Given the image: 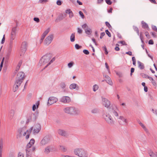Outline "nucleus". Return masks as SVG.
Wrapping results in <instances>:
<instances>
[{
  "label": "nucleus",
  "mask_w": 157,
  "mask_h": 157,
  "mask_svg": "<svg viewBox=\"0 0 157 157\" xmlns=\"http://www.w3.org/2000/svg\"><path fill=\"white\" fill-rule=\"evenodd\" d=\"M151 28L153 30L157 32V28L155 26L152 25L151 26Z\"/></svg>",
  "instance_id": "nucleus-49"
},
{
  "label": "nucleus",
  "mask_w": 157,
  "mask_h": 157,
  "mask_svg": "<svg viewBox=\"0 0 157 157\" xmlns=\"http://www.w3.org/2000/svg\"><path fill=\"white\" fill-rule=\"evenodd\" d=\"M51 57L52 56L50 53L44 55L40 59L39 62V65L40 66H42L45 64L49 61Z\"/></svg>",
  "instance_id": "nucleus-4"
},
{
  "label": "nucleus",
  "mask_w": 157,
  "mask_h": 157,
  "mask_svg": "<svg viewBox=\"0 0 157 157\" xmlns=\"http://www.w3.org/2000/svg\"><path fill=\"white\" fill-rule=\"evenodd\" d=\"M61 101L64 103H68L71 101V99L68 96H63L61 98Z\"/></svg>",
  "instance_id": "nucleus-15"
},
{
  "label": "nucleus",
  "mask_w": 157,
  "mask_h": 157,
  "mask_svg": "<svg viewBox=\"0 0 157 157\" xmlns=\"http://www.w3.org/2000/svg\"><path fill=\"white\" fill-rule=\"evenodd\" d=\"M54 147L53 145H50L44 148V153L46 154H48L50 152L54 151Z\"/></svg>",
  "instance_id": "nucleus-6"
},
{
  "label": "nucleus",
  "mask_w": 157,
  "mask_h": 157,
  "mask_svg": "<svg viewBox=\"0 0 157 157\" xmlns=\"http://www.w3.org/2000/svg\"><path fill=\"white\" fill-rule=\"evenodd\" d=\"M13 48V46H10L9 47V48L8 50V52L7 53V56L8 57H9V56H10V53L11 52V51L12 50V48Z\"/></svg>",
  "instance_id": "nucleus-30"
},
{
  "label": "nucleus",
  "mask_w": 157,
  "mask_h": 157,
  "mask_svg": "<svg viewBox=\"0 0 157 157\" xmlns=\"http://www.w3.org/2000/svg\"><path fill=\"white\" fill-rule=\"evenodd\" d=\"M119 119L124 121L125 123H127V120L126 119H125L123 117L120 116L119 117Z\"/></svg>",
  "instance_id": "nucleus-32"
},
{
  "label": "nucleus",
  "mask_w": 157,
  "mask_h": 157,
  "mask_svg": "<svg viewBox=\"0 0 157 157\" xmlns=\"http://www.w3.org/2000/svg\"><path fill=\"white\" fill-rule=\"evenodd\" d=\"M74 152L75 155L79 157H87L88 156L87 152L83 148L75 149Z\"/></svg>",
  "instance_id": "nucleus-3"
},
{
  "label": "nucleus",
  "mask_w": 157,
  "mask_h": 157,
  "mask_svg": "<svg viewBox=\"0 0 157 157\" xmlns=\"http://www.w3.org/2000/svg\"><path fill=\"white\" fill-rule=\"evenodd\" d=\"M35 143V140L33 139H31L29 143L31 144L32 145L34 144Z\"/></svg>",
  "instance_id": "nucleus-48"
},
{
  "label": "nucleus",
  "mask_w": 157,
  "mask_h": 157,
  "mask_svg": "<svg viewBox=\"0 0 157 157\" xmlns=\"http://www.w3.org/2000/svg\"><path fill=\"white\" fill-rule=\"evenodd\" d=\"M22 63V61L20 60L19 62L18 63L17 65V67H18V69H19V68H20V67H21Z\"/></svg>",
  "instance_id": "nucleus-56"
},
{
  "label": "nucleus",
  "mask_w": 157,
  "mask_h": 157,
  "mask_svg": "<svg viewBox=\"0 0 157 157\" xmlns=\"http://www.w3.org/2000/svg\"><path fill=\"white\" fill-rule=\"evenodd\" d=\"M140 75L143 78H148V75L143 73H141L140 74Z\"/></svg>",
  "instance_id": "nucleus-35"
},
{
  "label": "nucleus",
  "mask_w": 157,
  "mask_h": 157,
  "mask_svg": "<svg viewBox=\"0 0 157 157\" xmlns=\"http://www.w3.org/2000/svg\"><path fill=\"white\" fill-rule=\"evenodd\" d=\"M148 44H154V42L152 40H150L148 41Z\"/></svg>",
  "instance_id": "nucleus-62"
},
{
  "label": "nucleus",
  "mask_w": 157,
  "mask_h": 157,
  "mask_svg": "<svg viewBox=\"0 0 157 157\" xmlns=\"http://www.w3.org/2000/svg\"><path fill=\"white\" fill-rule=\"evenodd\" d=\"M102 48H103V50L105 52V54L107 55L108 53V52L107 51V48H106V46H103L102 47Z\"/></svg>",
  "instance_id": "nucleus-37"
},
{
  "label": "nucleus",
  "mask_w": 157,
  "mask_h": 157,
  "mask_svg": "<svg viewBox=\"0 0 157 157\" xmlns=\"http://www.w3.org/2000/svg\"><path fill=\"white\" fill-rule=\"evenodd\" d=\"M138 67L141 70L144 68V67L143 63H142L140 61H138Z\"/></svg>",
  "instance_id": "nucleus-24"
},
{
  "label": "nucleus",
  "mask_w": 157,
  "mask_h": 157,
  "mask_svg": "<svg viewBox=\"0 0 157 157\" xmlns=\"http://www.w3.org/2000/svg\"><path fill=\"white\" fill-rule=\"evenodd\" d=\"M36 119V115L35 114H32L30 117L27 119V121H26V123H28L31 120H32L33 121H35Z\"/></svg>",
  "instance_id": "nucleus-19"
},
{
  "label": "nucleus",
  "mask_w": 157,
  "mask_h": 157,
  "mask_svg": "<svg viewBox=\"0 0 157 157\" xmlns=\"http://www.w3.org/2000/svg\"><path fill=\"white\" fill-rule=\"evenodd\" d=\"M53 38V35H50L47 36L44 40V44L45 45H48L52 42Z\"/></svg>",
  "instance_id": "nucleus-9"
},
{
  "label": "nucleus",
  "mask_w": 157,
  "mask_h": 157,
  "mask_svg": "<svg viewBox=\"0 0 157 157\" xmlns=\"http://www.w3.org/2000/svg\"><path fill=\"white\" fill-rule=\"evenodd\" d=\"M26 157H31V154L30 152V151H28V149H26Z\"/></svg>",
  "instance_id": "nucleus-29"
},
{
  "label": "nucleus",
  "mask_w": 157,
  "mask_h": 157,
  "mask_svg": "<svg viewBox=\"0 0 157 157\" xmlns=\"http://www.w3.org/2000/svg\"><path fill=\"white\" fill-rule=\"evenodd\" d=\"M148 153L151 157H157V153L153 152L151 150L148 151Z\"/></svg>",
  "instance_id": "nucleus-20"
},
{
  "label": "nucleus",
  "mask_w": 157,
  "mask_h": 157,
  "mask_svg": "<svg viewBox=\"0 0 157 157\" xmlns=\"http://www.w3.org/2000/svg\"><path fill=\"white\" fill-rule=\"evenodd\" d=\"M33 20L37 23H38L40 22V19L38 17H34L33 18Z\"/></svg>",
  "instance_id": "nucleus-52"
},
{
  "label": "nucleus",
  "mask_w": 157,
  "mask_h": 157,
  "mask_svg": "<svg viewBox=\"0 0 157 157\" xmlns=\"http://www.w3.org/2000/svg\"><path fill=\"white\" fill-rule=\"evenodd\" d=\"M140 39L141 40L142 42L143 43L144 41L143 40V37L142 36V32H141L140 33Z\"/></svg>",
  "instance_id": "nucleus-57"
},
{
  "label": "nucleus",
  "mask_w": 157,
  "mask_h": 157,
  "mask_svg": "<svg viewBox=\"0 0 157 157\" xmlns=\"http://www.w3.org/2000/svg\"><path fill=\"white\" fill-rule=\"evenodd\" d=\"M50 30V29L48 28L43 33L41 37L40 40V43H41L43 41L44 37L46 35L49 33Z\"/></svg>",
  "instance_id": "nucleus-17"
},
{
  "label": "nucleus",
  "mask_w": 157,
  "mask_h": 157,
  "mask_svg": "<svg viewBox=\"0 0 157 157\" xmlns=\"http://www.w3.org/2000/svg\"><path fill=\"white\" fill-rule=\"evenodd\" d=\"M105 35V32L101 33L100 35V38L102 39L103 36H104Z\"/></svg>",
  "instance_id": "nucleus-59"
},
{
  "label": "nucleus",
  "mask_w": 157,
  "mask_h": 157,
  "mask_svg": "<svg viewBox=\"0 0 157 157\" xmlns=\"http://www.w3.org/2000/svg\"><path fill=\"white\" fill-rule=\"evenodd\" d=\"M106 33L108 36L109 37H111V34L110 32L109 31L108 29H106L105 31Z\"/></svg>",
  "instance_id": "nucleus-43"
},
{
  "label": "nucleus",
  "mask_w": 157,
  "mask_h": 157,
  "mask_svg": "<svg viewBox=\"0 0 157 157\" xmlns=\"http://www.w3.org/2000/svg\"><path fill=\"white\" fill-rule=\"evenodd\" d=\"M69 88L71 90H73L75 89L76 90H78L79 89V87L77 84L72 83L70 85Z\"/></svg>",
  "instance_id": "nucleus-18"
},
{
  "label": "nucleus",
  "mask_w": 157,
  "mask_h": 157,
  "mask_svg": "<svg viewBox=\"0 0 157 157\" xmlns=\"http://www.w3.org/2000/svg\"><path fill=\"white\" fill-rule=\"evenodd\" d=\"M58 100L57 98L54 97H50L48 100V104L50 105L56 102Z\"/></svg>",
  "instance_id": "nucleus-11"
},
{
  "label": "nucleus",
  "mask_w": 157,
  "mask_h": 157,
  "mask_svg": "<svg viewBox=\"0 0 157 157\" xmlns=\"http://www.w3.org/2000/svg\"><path fill=\"white\" fill-rule=\"evenodd\" d=\"M75 47L77 49H80L82 47L79 45L78 44H76L75 45Z\"/></svg>",
  "instance_id": "nucleus-44"
},
{
  "label": "nucleus",
  "mask_w": 157,
  "mask_h": 157,
  "mask_svg": "<svg viewBox=\"0 0 157 157\" xmlns=\"http://www.w3.org/2000/svg\"><path fill=\"white\" fill-rule=\"evenodd\" d=\"M79 15H80V16H81V17H82V18L83 19V18H84V17H85L82 11H79Z\"/></svg>",
  "instance_id": "nucleus-47"
},
{
  "label": "nucleus",
  "mask_w": 157,
  "mask_h": 157,
  "mask_svg": "<svg viewBox=\"0 0 157 157\" xmlns=\"http://www.w3.org/2000/svg\"><path fill=\"white\" fill-rule=\"evenodd\" d=\"M85 31L86 33L89 35H90L92 33L91 29L89 27L86 28V29H85Z\"/></svg>",
  "instance_id": "nucleus-23"
},
{
  "label": "nucleus",
  "mask_w": 157,
  "mask_h": 157,
  "mask_svg": "<svg viewBox=\"0 0 157 157\" xmlns=\"http://www.w3.org/2000/svg\"><path fill=\"white\" fill-rule=\"evenodd\" d=\"M5 40V35H4L3 36L2 40V41L1 42L2 44H3L4 43Z\"/></svg>",
  "instance_id": "nucleus-54"
},
{
  "label": "nucleus",
  "mask_w": 157,
  "mask_h": 157,
  "mask_svg": "<svg viewBox=\"0 0 157 157\" xmlns=\"http://www.w3.org/2000/svg\"><path fill=\"white\" fill-rule=\"evenodd\" d=\"M41 128V125L39 124H37L34 126L33 129V133H37L40 131Z\"/></svg>",
  "instance_id": "nucleus-13"
},
{
  "label": "nucleus",
  "mask_w": 157,
  "mask_h": 157,
  "mask_svg": "<svg viewBox=\"0 0 157 157\" xmlns=\"http://www.w3.org/2000/svg\"><path fill=\"white\" fill-rule=\"evenodd\" d=\"M102 101L103 104L105 107L108 108L110 104V102L107 99L102 98Z\"/></svg>",
  "instance_id": "nucleus-14"
},
{
  "label": "nucleus",
  "mask_w": 157,
  "mask_h": 157,
  "mask_svg": "<svg viewBox=\"0 0 157 157\" xmlns=\"http://www.w3.org/2000/svg\"><path fill=\"white\" fill-rule=\"evenodd\" d=\"M14 110L13 109H11L9 112V115L10 116V118L12 119L14 115Z\"/></svg>",
  "instance_id": "nucleus-22"
},
{
  "label": "nucleus",
  "mask_w": 157,
  "mask_h": 157,
  "mask_svg": "<svg viewBox=\"0 0 157 157\" xmlns=\"http://www.w3.org/2000/svg\"><path fill=\"white\" fill-rule=\"evenodd\" d=\"M71 10L70 9H68V10H66L65 12L66 13L69 14V13L71 12Z\"/></svg>",
  "instance_id": "nucleus-64"
},
{
  "label": "nucleus",
  "mask_w": 157,
  "mask_h": 157,
  "mask_svg": "<svg viewBox=\"0 0 157 157\" xmlns=\"http://www.w3.org/2000/svg\"><path fill=\"white\" fill-rule=\"evenodd\" d=\"M133 29H134V31L136 32L138 35H139V30L138 28L136 26H133Z\"/></svg>",
  "instance_id": "nucleus-33"
},
{
  "label": "nucleus",
  "mask_w": 157,
  "mask_h": 157,
  "mask_svg": "<svg viewBox=\"0 0 157 157\" xmlns=\"http://www.w3.org/2000/svg\"><path fill=\"white\" fill-rule=\"evenodd\" d=\"M74 63L72 61L68 63L67 66L69 68L71 67L73 65Z\"/></svg>",
  "instance_id": "nucleus-39"
},
{
  "label": "nucleus",
  "mask_w": 157,
  "mask_h": 157,
  "mask_svg": "<svg viewBox=\"0 0 157 157\" xmlns=\"http://www.w3.org/2000/svg\"><path fill=\"white\" fill-rule=\"evenodd\" d=\"M50 140L49 136H47L44 137L41 140L40 144L41 146L45 145L48 143Z\"/></svg>",
  "instance_id": "nucleus-8"
},
{
  "label": "nucleus",
  "mask_w": 157,
  "mask_h": 157,
  "mask_svg": "<svg viewBox=\"0 0 157 157\" xmlns=\"http://www.w3.org/2000/svg\"><path fill=\"white\" fill-rule=\"evenodd\" d=\"M55 60V57H53L50 61L44 67L43 69L42 70H43L45 69L47 67L50 65L53 62H54Z\"/></svg>",
  "instance_id": "nucleus-26"
},
{
  "label": "nucleus",
  "mask_w": 157,
  "mask_h": 157,
  "mask_svg": "<svg viewBox=\"0 0 157 157\" xmlns=\"http://www.w3.org/2000/svg\"><path fill=\"white\" fill-rule=\"evenodd\" d=\"M16 31L17 29H16V27H13L12 28L10 39L13 40L15 39L16 34Z\"/></svg>",
  "instance_id": "nucleus-12"
},
{
  "label": "nucleus",
  "mask_w": 157,
  "mask_h": 157,
  "mask_svg": "<svg viewBox=\"0 0 157 157\" xmlns=\"http://www.w3.org/2000/svg\"><path fill=\"white\" fill-rule=\"evenodd\" d=\"M9 157H14V154L13 152H10Z\"/></svg>",
  "instance_id": "nucleus-60"
},
{
  "label": "nucleus",
  "mask_w": 157,
  "mask_h": 157,
  "mask_svg": "<svg viewBox=\"0 0 157 157\" xmlns=\"http://www.w3.org/2000/svg\"><path fill=\"white\" fill-rule=\"evenodd\" d=\"M105 24L108 27V28L110 29V28H112V26L107 21H106L105 22Z\"/></svg>",
  "instance_id": "nucleus-41"
},
{
  "label": "nucleus",
  "mask_w": 157,
  "mask_h": 157,
  "mask_svg": "<svg viewBox=\"0 0 157 157\" xmlns=\"http://www.w3.org/2000/svg\"><path fill=\"white\" fill-rule=\"evenodd\" d=\"M106 82L109 84L110 85H112L113 84V82H112V80H111L110 78L109 79H106L105 80Z\"/></svg>",
  "instance_id": "nucleus-34"
},
{
  "label": "nucleus",
  "mask_w": 157,
  "mask_h": 157,
  "mask_svg": "<svg viewBox=\"0 0 157 157\" xmlns=\"http://www.w3.org/2000/svg\"><path fill=\"white\" fill-rule=\"evenodd\" d=\"M141 24L143 28L145 29H147L149 30L148 25L146 22H144V21H141Z\"/></svg>",
  "instance_id": "nucleus-21"
},
{
  "label": "nucleus",
  "mask_w": 157,
  "mask_h": 157,
  "mask_svg": "<svg viewBox=\"0 0 157 157\" xmlns=\"http://www.w3.org/2000/svg\"><path fill=\"white\" fill-rule=\"evenodd\" d=\"M99 110L97 108H94L92 109L91 111V112L93 113H98Z\"/></svg>",
  "instance_id": "nucleus-28"
},
{
  "label": "nucleus",
  "mask_w": 157,
  "mask_h": 157,
  "mask_svg": "<svg viewBox=\"0 0 157 157\" xmlns=\"http://www.w3.org/2000/svg\"><path fill=\"white\" fill-rule=\"evenodd\" d=\"M83 52L84 54L86 55H89V51L86 49L83 50Z\"/></svg>",
  "instance_id": "nucleus-45"
},
{
  "label": "nucleus",
  "mask_w": 157,
  "mask_h": 157,
  "mask_svg": "<svg viewBox=\"0 0 157 157\" xmlns=\"http://www.w3.org/2000/svg\"><path fill=\"white\" fill-rule=\"evenodd\" d=\"M25 73L22 72H19L17 73V79L13 88V91L14 92H16L18 90L19 86L23 82L25 78Z\"/></svg>",
  "instance_id": "nucleus-1"
},
{
  "label": "nucleus",
  "mask_w": 157,
  "mask_h": 157,
  "mask_svg": "<svg viewBox=\"0 0 157 157\" xmlns=\"http://www.w3.org/2000/svg\"><path fill=\"white\" fill-rule=\"evenodd\" d=\"M58 133L60 135L66 137L68 135L67 133L65 130L61 129H59L58 131Z\"/></svg>",
  "instance_id": "nucleus-16"
},
{
  "label": "nucleus",
  "mask_w": 157,
  "mask_h": 157,
  "mask_svg": "<svg viewBox=\"0 0 157 157\" xmlns=\"http://www.w3.org/2000/svg\"><path fill=\"white\" fill-rule=\"evenodd\" d=\"M18 157H24L23 154L21 152H19L18 154Z\"/></svg>",
  "instance_id": "nucleus-58"
},
{
  "label": "nucleus",
  "mask_w": 157,
  "mask_h": 157,
  "mask_svg": "<svg viewBox=\"0 0 157 157\" xmlns=\"http://www.w3.org/2000/svg\"><path fill=\"white\" fill-rule=\"evenodd\" d=\"M32 146L31 144L29 143L26 146V149H28V151H30L29 148L31 147V146Z\"/></svg>",
  "instance_id": "nucleus-46"
},
{
  "label": "nucleus",
  "mask_w": 157,
  "mask_h": 157,
  "mask_svg": "<svg viewBox=\"0 0 157 157\" xmlns=\"http://www.w3.org/2000/svg\"><path fill=\"white\" fill-rule=\"evenodd\" d=\"M60 150L63 152H65L67 151V149L63 146H60Z\"/></svg>",
  "instance_id": "nucleus-31"
},
{
  "label": "nucleus",
  "mask_w": 157,
  "mask_h": 157,
  "mask_svg": "<svg viewBox=\"0 0 157 157\" xmlns=\"http://www.w3.org/2000/svg\"><path fill=\"white\" fill-rule=\"evenodd\" d=\"M151 33L152 35L154 37L156 38V35L155 34V33L154 32H151Z\"/></svg>",
  "instance_id": "nucleus-63"
},
{
  "label": "nucleus",
  "mask_w": 157,
  "mask_h": 157,
  "mask_svg": "<svg viewBox=\"0 0 157 157\" xmlns=\"http://www.w3.org/2000/svg\"><path fill=\"white\" fill-rule=\"evenodd\" d=\"M119 43L123 45H126L127 44L124 41H121L118 42Z\"/></svg>",
  "instance_id": "nucleus-53"
},
{
  "label": "nucleus",
  "mask_w": 157,
  "mask_h": 157,
  "mask_svg": "<svg viewBox=\"0 0 157 157\" xmlns=\"http://www.w3.org/2000/svg\"><path fill=\"white\" fill-rule=\"evenodd\" d=\"M3 147V140L1 139L0 142V149H2Z\"/></svg>",
  "instance_id": "nucleus-40"
},
{
  "label": "nucleus",
  "mask_w": 157,
  "mask_h": 157,
  "mask_svg": "<svg viewBox=\"0 0 157 157\" xmlns=\"http://www.w3.org/2000/svg\"><path fill=\"white\" fill-rule=\"evenodd\" d=\"M63 111L65 113L72 115H78L80 113V111L78 109L73 106L65 108L63 109Z\"/></svg>",
  "instance_id": "nucleus-2"
},
{
  "label": "nucleus",
  "mask_w": 157,
  "mask_h": 157,
  "mask_svg": "<svg viewBox=\"0 0 157 157\" xmlns=\"http://www.w3.org/2000/svg\"><path fill=\"white\" fill-rule=\"evenodd\" d=\"M63 16H62L61 14L55 20V22H58L62 20L63 19Z\"/></svg>",
  "instance_id": "nucleus-25"
},
{
  "label": "nucleus",
  "mask_w": 157,
  "mask_h": 157,
  "mask_svg": "<svg viewBox=\"0 0 157 157\" xmlns=\"http://www.w3.org/2000/svg\"><path fill=\"white\" fill-rule=\"evenodd\" d=\"M105 1L106 3L109 5H110L112 3V2L110 0H105Z\"/></svg>",
  "instance_id": "nucleus-50"
},
{
  "label": "nucleus",
  "mask_w": 157,
  "mask_h": 157,
  "mask_svg": "<svg viewBox=\"0 0 157 157\" xmlns=\"http://www.w3.org/2000/svg\"><path fill=\"white\" fill-rule=\"evenodd\" d=\"M56 4L60 6L62 4V2L60 0H58L56 2Z\"/></svg>",
  "instance_id": "nucleus-55"
},
{
  "label": "nucleus",
  "mask_w": 157,
  "mask_h": 157,
  "mask_svg": "<svg viewBox=\"0 0 157 157\" xmlns=\"http://www.w3.org/2000/svg\"><path fill=\"white\" fill-rule=\"evenodd\" d=\"M60 86L62 88H64L66 87V84L64 82H62L60 84Z\"/></svg>",
  "instance_id": "nucleus-38"
},
{
  "label": "nucleus",
  "mask_w": 157,
  "mask_h": 157,
  "mask_svg": "<svg viewBox=\"0 0 157 157\" xmlns=\"http://www.w3.org/2000/svg\"><path fill=\"white\" fill-rule=\"evenodd\" d=\"M98 86L97 85H95L93 86V90L94 91H95L98 89Z\"/></svg>",
  "instance_id": "nucleus-36"
},
{
  "label": "nucleus",
  "mask_w": 157,
  "mask_h": 157,
  "mask_svg": "<svg viewBox=\"0 0 157 157\" xmlns=\"http://www.w3.org/2000/svg\"><path fill=\"white\" fill-rule=\"evenodd\" d=\"M138 123L140 124V125L142 127H144V125L140 122V121L138 120L137 121Z\"/></svg>",
  "instance_id": "nucleus-61"
},
{
  "label": "nucleus",
  "mask_w": 157,
  "mask_h": 157,
  "mask_svg": "<svg viewBox=\"0 0 157 157\" xmlns=\"http://www.w3.org/2000/svg\"><path fill=\"white\" fill-rule=\"evenodd\" d=\"M27 44L26 41H24L22 43L21 48V52L20 54L21 56H22L25 53L27 49Z\"/></svg>",
  "instance_id": "nucleus-7"
},
{
  "label": "nucleus",
  "mask_w": 157,
  "mask_h": 157,
  "mask_svg": "<svg viewBox=\"0 0 157 157\" xmlns=\"http://www.w3.org/2000/svg\"><path fill=\"white\" fill-rule=\"evenodd\" d=\"M26 128L23 127L18 129L17 131L18 133L17 135V138L18 139L21 138L22 136V132L25 130Z\"/></svg>",
  "instance_id": "nucleus-10"
},
{
  "label": "nucleus",
  "mask_w": 157,
  "mask_h": 157,
  "mask_svg": "<svg viewBox=\"0 0 157 157\" xmlns=\"http://www.w3.org/2000/svg\"><path fill=\"white\" fill-rule=\"evenodd\" d=\"M103 117L106 122L110 125L114 124V121L112 117L109 114H104Z\"/></svg>",
  "instance_id": "nucleus-5"
},
{
  "label": "nucleus",
  "mask_w": 157,
  "mask_h": 157,
  "mask_svg": "<svg viewBox=\"0 0 157 157\" xmlns=\"http://www.w3.org/2000/svg\"><path fill=\"white\" fill-rule=\"evenodd\" d=\"M82 28L85 30V29H86L88 27L87 24L86 23L82 25Z\"/></svg>",
  "instance_id": "nucleus-42"
},
{
  "label": "nucleus",
  "mask_w": 157,
  "mask_h": 157,
  "mask_svg": "<svg viewBox=\"0 0 157 157\" xmlns=\"http://www.w3.org/2000/svg\"><path fill=\"white\" fill-rule=\"evenodd\" d=\"M33 129V128L32 127H31L29 130H27L26 131V132L27 133V134H30L32 130Z\"/></svg>",
  "instance_id": "nucleus-51"
},
{
  "label": "nucleus",
  "mask_w": 157,
  "mask_h": 157,
  "mask_svg": "<svg viewBox=\"0 0 157 157\" xmlns=\"http://www.w3.org/2000/svg\"><path fill=\"white\" fill-rule=\"evenodd\" d=\"M70 40L71 41L74 42L75 40V33H72L70 37Z\"/></svg>",
  "instance_id": "nucleus-27"
}]
</instances>
